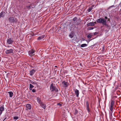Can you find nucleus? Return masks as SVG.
<instances>
[{
  "label": "nucleus",
  "mask_w": 121,
  "mask_h": 121,
  "mask_svg": "<svg viewBox=\"0 0 121 121\" xmlns=\"http://www.w3.org/2000/svg\"><path fill=\"white\" fill-rule=\"evenodd\" d=\"M96 22L98 23L102 24L103 25H105L106 27H108L109 29L110 28V26L106 23L107 21L105 18L102 17L96 20Z\"/></svg>",
  "instance_id": "f257e3e1"
},
{
  "label": "nucleus",
  "mask_w": 121,
  "mask_h": 121,
  "mask_svg": "<svg viewBox=\"0 0 121 121\" xmlns=\"http://www.w3.org/2000/svg\"><path fill=\"white\" fill-rule=\"evenodd\" d=\"M8 21L10 23H17V20L16 18L13 17H10L8 19Z\"/></svg>",
  "instance_id": "f03ea898"
},
{
  "label": "nucleus",
  "mask_w": 121,
  "mask_h": 121,
  "mask_svg": "<svg viewBox=\"0 0 121 121\" xmlns=\"http://www.w3.org/2000/svg\"><path fill=\"white\" fill-rule=\"evenodd\" d=\"M50 90L52 91H55L56 92L58 91V90L57 88L55 87V84L52 83L50 86Z\"/></svg>",
  "instance_id": "7ed1b4c3"
},
{
  "label": "nucleus",
  "mask_w": 121,
  "mask_h": 121,
  "mask_svg": "<svg viewBox=\"0 0 121 121\" xmlns=\"http://www.w3.org/2000/svg\"><path fill=\"white\" fill-rule=\"evenodd\" d=\"M14 49L13 48H11L10 49H7L5 51V53L6 54H9L10 53H13Z\"/></svg>",
  "instance_id": "20e7f679"
},
{
  "label": "nucleus",
  "mask_w": 121,
  "mask_h": 121,
  "mask_svg": "<svg viewBox=\"0 0 121 121\" xmlns=\"http://www.w3.org/2000/svg\"><path fill=\"white\" fill-rule=\"evenodd\" d=\"M13 40L12 38H9L7 41V43L8 44H11L13 42Z\"/></svg>",
  "instance_id": "39448f33"
},
{
  "label": "nucleus",
  "mask_w": 121,
  "mask_h": 121,
  "mask_svg": "<svg viewBox=\"0 0 121 121\" xmlns=\"http://www.w3.org/2000/svg\"><path fill=\"white\" fill-rule=\"evenodd\" d=\"M86 110L88 113H89L90 112V108L89 107V104L87 101L86 102Z\"/></svg>",
  "instance_id": "423d86ee"
},
{
  "label": "nucleus",
  "mask_w": 121,
  "mask_h": 121,
  "mask_svg": "<svg viewBox=\"0 0 121 121\" xmlns=\"http://www.w3.org/2000/svg\"><path fill=\"white\" fill-rule=\"evenodd\" d=\"M62 84L64 87H66L68 85V83L65 81H63L62 82Z\"/></svg>",
  "instance_id": "0eeeda50"
},
{
  "label": "nucleus",
  "mask_w": 121,
  "mask_h": 121,
  "mask_svg": "<svg viewBox=\"0 0 121 121\" xmlns=\"http://www.w3.org/2000/svg\"><path fill=\"white\" fill-rule=\"evenodd\" d=\"M35 52V51L34 50L31 49L28 52V53L29 55L31 56V55L33 54Z\"/></svg>",
  "instance_id": "6e6552de"
},
{
  "label": "nucleus",
  "mask_w": 121,
  "mask_h": 121,
  "mask_svg": "<svg viewBox=\"0 0 121 121\" xmlns=\"http://www.w3.org/2000/svg\"><path fill=\"white\" fill-rule=\"evenodd\" d=\"M26 110H27L30 109L31 108V106L30 104H26Z\"/></svg>",
  "instance_id": "1a4fd4ad"
},
{
  "label": "nucleus",
  "mask_w": 121,
  "mask_h": 121,
  "mask_svg": "<svg viewBox=\"0 0 121 121\" xmlns=\"http://www.w3.org/2000/svg\"><path fill=\"white\" fill-rule=\"evenodd\" d=\"M94 23H96L95 22H90L87 24V26H94L95 25Z\"/></svg>",
  "instance_id": "9d476101"
},
{
  "label": "nucleus",
  "mask_w": 121,
  "mask_h": 121,
  "mask_svg": "<svg viewBox=\"0 0 121 121\" xmlns=\"http://www.w3.org/2000/svg\"><path fill=\"white\" fill-rule=\"evenodd\" d=\"M5 14V12L3 11L1 12L0 13V18L2 17H4Z\"/></svg>",
  "instance_id": "9b49d317"
},
{
  "label": "nucleus",
  "mask_w": 121,
  "mask_h": 121,
  "mask_svg": "<svg viewBox=\"0 0 121 121\" xmlns=\"http://www.w3.org/2000/svg\"><path fill=\"white\" fill-rule=\"evenodd\" d=\"M75 92L77 97H78L79 94V90L77 89H76L75 91Z\"/></svg>",
  "instance_id": "f8f14e48"
},
{
  "label": "nucleus",
  "mask_w": 121,
  "mask_h": 121,
  "mask_svg": "<svg viewBox=\"0 0 121 121\" xmlns=\"http://www.w3.org/2000/svg\"><path fill=\"white\" fill-rule=\"evenodd\" d=\"M35 70L34 69H33L30 70V74L32 76L33 75L35 72Z\"/></svg>",
  "instance_id": "ddd939ff"
},
{
  "label": "nucleus",
  "mask_w": 121,
  "mask_h": 121,
  "mask_svg": "<svg viewBox=\"0 0 121 121\" xmlns=\"http://www.w3.org/2000/svg\"><path fill=\"white\" fill-rule=\"evenodd\" d=\"M37 100L38 103L40 104H41L43 102L41 101V98L38 97L37 98Z\"/></svg>",
  "instance_id": "4468645a"
},
{
  "label": "nucleus",
  "mask_w": 121,
  "mask_h": 121,
  "mask_svg": "<svg viewBox=\"0 0 121 121\" xmlns=\"http://www.w3.org/2000/svg\"><path fill=\"white\" fill-rule=\"evenodd\" d=\"M45 36V35H42L40 36L37 39L38 40H41L42 39H43V38Z\"/></svg>",
  "instance_id": "2eb2a0df"
},
{
  "label": "nucleus",
  "mask_w": 121,
  "mask_h": 121,
  "mask_svg": "<svg viewBox=\"0 0 121 121\" xmlns=\"http://www.w3.org/2000/svg\"><path fill=\"white\" fill-rule=\"evenodd\" d=\"M4 105H3L0 107V112L2 113V112L4 111Z\"/></svg>",
  "instance_id": "dca6fc26"
},
{
  "label": "nucleus",
  "mask_w": 121,
  "mask_h": 121,
  "mask_svg": "<svg viewBox=\"0 0 121 121\" xmlns=\"http://www.w3.org/2000/svg\"><path fill=\"white\" fill-rule=\"evenodd\" d=\"M41 107L44 109H45L46 107V104H44L43 103H42L41 104H40Z\"/></svg>",
  "instance_id": "f3484780"
},
{
  "label": "nucleus",
  "mask_w": 121,
  "mask_h": 121,
  "mask_svg": "<svg viewBox=\"0 0 121 121\" xmlns=\"http://www.w3.org/2000/svg\"><path fill=\"white\" fill-rule=\"evenodd\" d=\"M34 87V86L32 85L31 84H30L29 86V89L30 90H32V88H33Z\"/></svg>",
  "instance_id": "a211bd4d"
},
{
  "label": "nucleus",
  "mask_w": 121,
  "mask_h": 121,
  "mask_svg": "<svg viewBox=\"0 0 121 121\" xmlns=\"http://www.w3.org/2000/svg\"><path fill=\"white\" fill-rule=\"evenodd\" d=\"M87 45L85 43L82 44L81 45L80 47H84L86 46Z\"/></svg>",
  "instance_id": "6ab92c4d"
},
{
  "label": "nucleus",
  "mask_w": 121,
  "mask_h": 121,
  "mask_svg": "<svg viewBox=\"0 0 121 121\" xmlns=\"http://www.w3.org/2000/svg\"><path fill=\"white\" fill-rule=\"evenodd\" d=\"M8 93L9 94L10 96V97H12L13 95V93L12 91L9 92Z\"/></svg>",
  "instance_id": "aec40b11"
},
{
  "label": "nucleus",
  "mask_w": 121,
  "mask_h": 121,
  "mask_svg": "<svg viewBox=\"0 0 121 121\" xmlns=\"http://www.w3.org/2000/svg\"><path fill=\"white\" fill-rule=\"evenodd\" d=\"M30 82L33 84L37 85V83L36 82H33L31 80V81H30Z\"/></svg>",
  "instance_id": "412c9836"
},
{
  "label": "nucleus",
  "mask_w": 121,
  "mask_h": 121,
  "mask_svg": "<svg viewBox=\"0 0 121 121\" xmlns=\"http://www.w3.org/2000/svg\"><path fill=\"white\" fill-rule=\"evenodd\" d=\"M26 8L28 10H29L31 8V7L30 5L27 6H26Z\"/></svg>",
  "instance_id": "4be33fe9"
},
{
  "label": "nucleus",
  "mask_w": 121,
  "mask_h": 121,
  "mask_svg": "<svg viewBox=\"0 0 121 121\" xmlns=\"http://www.w3.org/2000/svg\"><path fill=\"white\" fill-rule=\"evenodd\" d=\"M114 104V101L112 100L111 102V105L113 106Z\"/></svg>",
  "instance_id": "5701e85b"
},
{
  "label": "nucleus",
  "mask_w": 121,
  "mask_h": 121,
  "mask_svg": "<svg viewBox=\"0 0 121 121\" xmlns=\"http://www.w3.org/2000/svg\"><path fill=\"white\" fill-rule=\"evenodd\" d=\"M92 7H91L88 9V11L89 12H90L91 10L92 9Z\"/></svg>",
  "instance_id": "b1692460"
},
{
  "label": "nucleus",
  "mask_w": 121,
  "mask_h": 121,
  "mask_svg": "<svg viewBox=\"0 0 121 121\" xmlns=\"http://www.w3.org/2000/svg\"><path fill=\"white\" fill-rule=\"evenodd\" d=\"M30 5L32 8H34L35 7V4H31Z\"/></svg>",
  "instance_id": "393cba45"
},
{
  "label": "nucleus",
  "mask_w": 121,
  "mask_h": 121,
  "mask_svg": "<svg viewBox=\"0 0 121 121\" xmlns=\"http://www.w3.org/2000/svg\"><path fill=\"white\" fill-rule=\"evenodd\" d=\"M13 118L14 120H17L18 119L19 117L17 116H15L13 117Z\"/></svg>",
  "instance_id": "a878e982"
},
{
  "label": "nucleus",
  "mask_w": 121,
  "mask_h": 121,
  "mask_svg": "<svg viewBox=\"0 0 121 121\" xmlns=\"http://www.w3.org/2000/svg\"><path fill=\"white\" fill-rule=\"evenodd\" d=\"M104 50H105V47L104 46H103V47L102 48V50H101V51L102 52H104Z\"/></svg>",
  "instance_id": "bb28decb"
},
{
  "label": "nucleus",
  "mask_w": 121,
  "mask_h": 121,
  "mask_svg": "<svg viewBox=\"0 0 121 121\" xmlns=\"http://www.w3.org/2000/svg\"><path fill=\"white\" fill-rule=\"evenodd\" d=\"M69 37H70L71 38H72L73 36V34H70L69 35Z\"/></svg>",
  "instance_id": "cd10ccee"
},
{
  "label": "nucleus",
  "mask_w": 121,
  "mask_h": 121,
  "mask_svg": "<svg viewBox=\"0 0 121 121\" xmlns=\"http://www.w3.org/2000/svg\"><path fill=\"white\" fill-rule=\"evenodd\" d=\"M92 37V35L91 34H89L87 36V37L89 38H90Z\"/></svg>",
  "instance_id": "c85d7f7f"
},
{
  "label": "nucleus",
  "mask_w": 121,
  "mask_h": 121,
  "mask_svg": "<svg viewBox=\"0 0 121 121\" xmlns=\"http://www.w3.org/2000/svg\"><path fill=\"white\" fill-rule=\"evenodd\" d=\"M78 113V110L76 109L75 110L74 114L75 115H76Z\"/></svg>",
  "instance_id": "c756f323"
},
{
  "label": "nucleus",
  "mask_w": 121,
  "mask_h": 121,
  "mask_svg": "<svg viewBox=\"0 0 121 121\" xmlns=\"http://www.w3.org/2000/svg\"><path fill=\"white\" fill-rule=\"evenodd\" d=\"M109 109L111 111L110 113L112 114L113 112V108H109Z\"/></svg>",
  "instance_id": "7c9ffc66"
},
{
  "label": "nucleus",
  "mask_w": 121,
  "mask_h": 121,
  "mask_svg": "<svg viewBox=\"0 0 121 121\" xmlns=\"http://www.w3.org/2000/svg\"><path fill=\"white\" fill-rule=\"evenodd\" d=\"M104 18L105 19H108L107 21H108L109 20V19L106 16H105L104 17Z\"/></svg>",
  "instance_id": "2f4dec72"
},
{
  "label": "nucleus",
  "mask_w": 121,
  "mask_h": 121,
  "mask_svg": "<svg viewBox=\"0 0 121 121\" xmlns=\"http://www.w3.org/2000/svg\"><path fill=\"white\" fill-rule=\"evenodd\" d=\"M77 19V17H75L73 18V21H76Z\"/></svg>",
  "instance_id": "473e14b6"
},
{
  "label": "nucleus",
  "mask_w": 121,
  "mask_h": 121,
  "mask_svg": "<svg viewBox=\"0 0 121 121\" xmlns=\"http://www.w3.org/2000/svg\"><path fill=\"white\" fill-rule=\"evenodd\" d=\"M93 28L92 27H89V30H91L93 29Z\"/></svg>",
  "instance_id": "72a5a7b5"
},
{
  "label": "nucleus",
  "mask_w": 121,
  "mask_h": 121,
  "mask_svg": "<svg viewBox=\"0 0 121 121\" xmlns=\"http://www.w3.org/2000/svg\"><path fill=\"white\" fill-rule=\"evenodd\" d=\"M32 90V92H35L36 91L34 89H32V90Z\"/></svg>",
  "instance_id": "f704fd0d"
},
{
  "label": "nucleus",
  "mask_w": 121,
  "mask_h": 121,
  "mask_svg": "<svg viewBox=\"0 0 121 121\" xmlns=\"http://www.w3.org/2000/svg\"><path fill=\"white\" fill-rule=\"evenodd\" d=\"M57 105H59L60 106H62V104H61L59 103H58L57 104Z\"/></svg>",
  "instance_id": "c9c22d12"
},
{
  "label": "nucleus",
  "mask_w": 121,
  "mask_h": 121,
  "mask_svg": "<svg viewBox=\"0 0 121 121\" xmlns=\"http://www.w3.org/2000/svg\"><path fill=\"white\" fill-rule=\"evenodd\" d=\"M98 34V32H95L94 34V35H97Z\"/></svg>",
  "instance_id": "e433bc0d"
},
{
  "label": "nucleus",
  "mask_w": 121,
  "mask_h": 121,
  "mask_svg": "<svg viewBox=\"0 0 121 121\" xmlns=\"http://www.w3.org/2000/svg\"><path fill=\"white\" fill-rule=\"evenodd\" d=\"M113 106L110 105V107L109 108H113Z\"/></svg>",
  "instance_id": "4c0bfd02"
},
{
  "label": "nucleus",
  "mask_w": 121,
  "mask_h": 121,
  "mask_svg": "<svg viewBox=\"0 0 121 121\" xmlns=\"http://www.w3.org/2000/svg\"><path fill=\"white\" fill-rule=\"evenodd\" d=\"M94 6V5H92V6L91 7H92L93 9V7Z\"/></svg>",
  "instance_id": "58836bf2"
},
{
  "label": "nucleus",
  "mask_w": 121,
  "mask_h": 121,
  "mask_svg": "<svg viewBox=\"0 0 121 121\" xmlns=\"http://www.w3.org/2000/svg\"><path fill=\"white\" fill-rule=\"evenodd\" d=\"M114 6V5H112L109 7V8L112 7Z\"/></svg>",
  "instance_id": "ea45409f"
},
{
  "label": "nucleus",
  "mask_w": 121,
  "mask_h": 121,
  "mask_svg": "<svg viewBox=\"0 0 121 121\" xmlns=\"http://www.w3.org/2000/svg\"><path fill=\"white\" fill-rule=\"evenodd\" d=\"M82 40H84V38H82Z\"/></svg>",
  "instance_id": "a19ab883"
},
{
  "label": "nucleus",
  "mask_w": 121,
  "mask_h": 121,
  "mask_svg": "<svg viewBox=\"0 0 121 121\" xmlns=\"http://www.w3.org/2000/svg\"><path fill=\"white\" fill-rule=\"evenodd\" d=\"M7 47H10L9 46H7Z\"/></svg>",
  "instance_id": "79ce46f5"
},
{
  "label": "nucleus",
  "mask_w": 121,
  "mask_h": 121,
  "mask_svg": "<svg viewBox=\"0 0 121 121\" xmlns=\"http://www.w3.org/2000/svg\"><path fill=\"white\" fill-rule=\"evenodd\" d=\"M55 67H57V66H55Z\"/></svg>",
  "instance_id": "37998d69"
},
{
  "label": "nucleus",
  "mask_w": 121,
  "mask_h": 121,
  "mask_svg": "<svg viewBox=\"0 0 121 121\" xmlns=\"http://www.w3.org/2000/svg\"><path fill=\"white\" fill-rule=\"evenodd\" d=\"M6 118H4V119L3 120V121H4L6 119Z\"/></svg>",
  "instance_id": "c03bdc74"
},
{
  "label": "nucleus",
  "mask_w": 121,
  "mask_h": 121,
  "mask_svg": "<svg viewBox=\"0 0 121 121\" xmlns=\"http://www.w3.org/2000/svg\"><path fill=\"white\" fill-rule=\"evenodd\" d=\"M65 71H65V72H64V73H65Z\"/></svg>",
  "instance_id": "a18cd8bd"
},
{
  "label": "nucleus",
  "mask_w": 121,
  "mask_h": 121,
  "mask_svg": "<svg viewBox=\"0 0 121 121\" xmlns=\"http://www.w3.org/2000/svg\"><path fill=\"white\" fill-rule=\"evenodd\" d=\"M65 71H65V72H64V73H65Z\"/></svg>",
  "instance_id": "49530a36"
},
{
  "label": "nucleus",
  "mask_w": 121,
  "mask_h": 121,
  "mask_svg": "<svg viewBox=\"0 0 121 121\" xmlns=\"http://www.w3.org/2000/svg\"><path fill=\"white\" fill-rule=\"evenodd\" d=\"M65 71H65V72H64V73H65Z\"/></svg>",
  "instance_id": "de8ad7c7"
},
{
  "label": "nucleus",
  "mask_w": 121,
  "mask_h": 121,
  "mask_svg": "<svg viewBox=\"0 0 121 121\" xmlns=\"http://www.w3.org/2000/svg\"><path fill=\"white\" fill-rule=\"evenodd\" d=\"M65 71H65V72H64V73H65Z\"/></svg>",
  "instance_id": "09e8293b"
}]
</instances>
